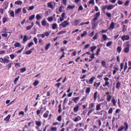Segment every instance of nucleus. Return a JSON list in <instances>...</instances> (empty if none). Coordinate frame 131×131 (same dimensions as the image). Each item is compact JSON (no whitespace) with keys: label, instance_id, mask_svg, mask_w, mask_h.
<instances>
[{"label":"nucleus","instance_id":"f3484780","mask_svg":"<svg viewBox=\"0 0 131 131\" xmlns=\"http://www.w3.org/2000/svg\"><path fill=\"white\" fill-rule=\"evenodd\" d=\"M33 45V42H31L28 44L27 46L25 48L26 49H28L29 48L31 47Z\"/></svg>","mask_w":131,"mask_h":131},{"label":"nucleus","instance_id":"5701e85b","mask_svg":"<svg viewBox=\"0 0 131 131\" xmlns=\"http://www.w3.org/2000/svg\"><path fill=\"white\" fill-rule=\"evenodd\" d=\"M115 69L113 71V74H115L116 72L118 70V68L117 67H115L114 68Z\"/></svg>","mask_w":131,"mask_h":131},{"label":"nucleus","instance_id":"79ce46f5","mask_svg":"<svg viewBox=\"0 0 131 131\" xmlns=\"http://www.w3.org/2000/svg\"><path fill=\"white\" fill-rule=\"evenodd\" d=\"M31 50H32V49H31V50H29L28 51H26V52L25 53V54H30V53H31L32 52V51H31Z\"/></svg>","mask_w":131,"mask_h":131},{"label":"nucleus","instance_id":"1a4fd4ad","mask_svg":"<svg viewBox=\"0 0 131 131\" xmlns=\"http://www.w3.org/2000/svg\"><path fill=\"white\" fill-rule=\"evenodd\" d=\"M10 116L11 115L9 114L4 119V121H5L6 123H7L9 121V120Z\"/></svg>","mask_w":131,"mask_h":131},{"label":"nucleus","instance_id":"72a5a7b5","mask_svg":"<svg viewBox=\"0 0 131 131\" xmlns=\"http://www.w3.org/2000/svg\"><path fill=\"white\" fill-rule=\"evenodd\" d=\"M57 26V24H53L52 25V28L53 29H55Z\"/></svg>","mask_w":131,"mask_h":131},{"label":"nucleus","instance_id":"0e129e2a","mask_svg":"<svg viewBox=\"0 0 131 131\" xmlns=\"http://www.w3.org/2000/svg\"><path fill=\"white\" fill-rule=\"evenodd\" d=\"M129 1H126L124 5L125 6H128V5L129 3Z\"/></svg>","mask_w":131,"mask_h":131},{"label":"nucleus","instance_id":"ea45409f","mask_svg":"<svg viewBox=\"0 0 131 131\" xmlns=\"http://www.w3.org/2000/svg\"><path fill=\"white\" fill-rule=\"evenodd\" d=\"M26 71V68H22L21 69H20V72L23 73L25 71Z\"/></svg>","mask_w":131,"mask_h":131},{"label":"nucleus","instance_id":"9b49d317","mask_svg":"<svg viewBox=\"0 0 131 131\" xmlns=\"http://www.w3.org/2000/svg\"><path fill=\"white\" fill-rule=\"evenodd\" d=\"M53 2H49L47 3V5L48 7L52 9H54L53 5L52 4V3Z\"/></svg>","mask_w":131,"mask_h":131},{"label":"nucleus","instance_id":"dca6fc26","mask_svg":"<svg viewBox=\"0 0 131 131\" xmlns=\"http://www.w3.org/2000/svg\"><path fill=\"white\" fill-rule=\"evenodd\" d=\"M95 77H93L91 78L89 80V83L90 84H92L94 80L95 79Z\"/></svg>","mask_w":131,"mask_h":131},{"label":"nucleus","instance_id":"f257e3e1","mask_svg":"<svg viewBox=\"0 0 131 131\" xmlns=\"http://www.w3.org/2000/svg\"><path fill=\"white\" fill-rule=\"evenodd\" d=\"M9 59V58L7 56H4L3 58H0V62L2 63H8L10 62V60L8 59Z\"/></svg>","mask_w":131,"mask_h":131},{"label":"nucleus","instance_id":"0eeeda50","mask_svg":"<svg viewBox=\"0 0 131 131\" xmlns=\"http://www.w3.org/2000/svg\"><path fill=\"white\" fill-rule=\"evenodd\" d=\"M126 47H125L124 50V52L125 53H128L129 50L130 45L128 44H127L126 45Z\"/></svg>","mask_w":131,"mask_h":131},{"label":"nucleus","instance_id":"2eb2a0df","mask_svg":"<svg viewBox=\"0 0 131 131\" xmlns=\"http://www.w3.org/2000/svg\"><path fill=\"white\" fill-rule=\"evenodd\" d=\"M101 104H99L97 105L96 106V111H99L101 109Z\"/></svg>","mask_w":131,"mask_h":131},{"label":"nucleus","instance_id":"c85d7f7f","mask_svg":"<svg viewBox=\"0 0 131 131\" xmlns=\"http://www.w3.org/2000/svg\"><path fill=\"white\" fill-rule=\"evenodd\" d=\"M111 96L110 95H107V101L108 102H109L111 100Z\"/></svg>","mask_w":131,"mask_h":131},{"label":"nucleus","instance_id":"c9c22d12","mask_svg":"<svg viewBox=\"0 0 131 131\" xmlns=\"http://www.w3.org/2000/svg\"><path fill=\"white\" fill-rule=\"evenodd\" d=\"M67 31H61L59 32L58 33V35H61L63 34L66 33Z\"/></svg>","mask_w":131,"mask_h":131},{"label":"nucleus","instance_id":"37998d69","mask_svg":"<svg viewBox=\"0 0 131 131\" xmlns=\"http://www.w3.org/2000/svg\"><path fill=\"white\" fill-rule=\"evenodd\" d=\"M36 123L37 125L38 126H41V123L40 121H36Z\"/></svg>","mask_w":131,"mask_h":131},{"label":"nucleus","instance_id":"052dcab7","mask_svg":"<svg viewBox=\"0 0 131 131\" xmlns=\"http://www.w3.org/2000/svg\"><path fill=\"white\" fill-rule=\"evenodd\" d=\"M19 78V76H18V77L17 78H16L14 81V83L16 84L17 82V81L18 80Z\"/></svg>","mask_w":131,"mask_h":131},{"label":"nucleus","instance_id":"4d7b16f0","mask_svg":"<svg viewBox=\"0 0 131 131\" xmlns=\"http://www.w3.org/2000/svg\"><path fill=\"white\" fill-rule=\"evenodd\" d=\"M10 16L13 17H14V12L13 11H11L10 13Z\"/></svg>","mask_w":131,"mask_h":131},{"label":"nucleus","instance_id":"6e6552de","mask_svg":"<svg viewBox=\"0 0 131 131\" xmlns=\"http://www.w3.org/2000/svg\"><path fill=\"white\" fill-rule=\"evenodd\" d=\"M42 25L43 26H46L48 27H49V24L46 22L45 19H43L42 21Z\"/></svg>","mask_w":131,"mask_h":131},{"label":"nucleus","instance_id":"2f4dec72","mask_svg":"<svg viewBox=\"0 0 131 131\" xmlns=\"http://www.w3.org/2000/svg\"><path fill=\"white\" fill-rule=\"evenodd\" d=\"M90 23V22L89 21H88L84 23L82 22L79 25L80 26H82L84 25L85 24H88Z\"/></svg>","mask_w":131,"mask_h":131},{"label":"nucleus","instance_id":"09e8293b","mask_svg":"<svg viewBox=\"0 0 131 131\" xmlns=\"http://www.w3.org/2000/svg\"><path fill=\"white\" fill-rule=\"evenodd\" d=\"M27 8V7H24L23 9L22 12L23 13L25 14L26 13V9Z\"/></svg>","mask_w":131,"mask_h":131},{"label":"nucleus","instance_id":"cd10ccee","mask_svg":"<svg viewBox=\"0 0 131 131\" xmlns=\"http://www.w3.org/2000/svg\"><path fill=\"white\" fill-rule=\"evenodd\" d=\"M50 45V43H49L47 44L45 47V49L46 50H47L49 48Z\"/></svg>","mask_w":131,"mask_h":131},{"label":"nucleus","instance_id":"473e14b6","mask_svg":"<svg viewBox=\"0 0 131 131\" xmlns=\"http://www.w3.org/2000/svg\"><path fill=\"white\" fill-rule=\"evenodd\" d=\"M106 15L108 17L111 18V14L110 13L108 12H106Z\"/></svg>","mask_w":131,"mask_h":131},{"label":"nucleus","instance_id":"b1692460","mask_svg":"<svg viewBox=\"0 0 131 131\" xmlns=\"http://www.w3.org/2000/svg\"><path fill=\"white\" fill-rule=\"evenodd\" d=\"M96 46H93L91 47V51L93 52H94V50L96 48Z\"/></svg>","mask_w":131,"mask_h":131},{"label":"nucleus","instance_id":"39448f33","mask_svg":"<svg viewBox=\"0 0 131 131\" xmlns=\"http://www.w3.org/2000/svg\"><path fill=\"white\" fill-rule=\"evenodd\" d=\"M81 21V20L80 19H76L72 22V25L76 26H77Z\"/></svg>","mask_w":131,"mask_h":131},{"label":"nucleus","instance_id":"4c0bfd02","mask_svg":"<svg viewBox=\"0 0 131 131\" xmlns=\"http://www.w3.org/2000/svg\"><path fill=\"white\" fill-rule=\"evenodd\" d=\"M112 43V42L111 41H109L107 42L106 44V46L107 47H109L111 46Z\"/></svg>","mask_w":131,"mask_h":131},{"label":"nucleus","instance_id":"a211bd4d","mask_svg":"<svg viewBox=\"0 0 131 131\" xmlns=\"http://www.w3.org/2000/svg\"><path fill=\"white\" fill-rule=\"evenodd\" d=\"M14 46L15 47H18L21 46V45L19 42H16L14 44Z\"/></svg>","mask_w":131,"mask_h":131},{"label":"nucleus","instance_id":"c756f323","mask_svg":"<svg viewBox=\"0 0 131 131\" xmlns=\"http://www.w3.org/2000/svg\"><path fill=\"white\" fill-rule=\"evenodd\" d=\"M90 90L91 88H88L86 90L85 92L86 93H88V94H89L90 91Z\"/></svg>","mask_w":131,"mask_h":131},{"label":"nucleus","instance_id":"bf43d9fd","mask_svg":"<svg viewBox=\"0 0 131 131\" xmlns=\"http://www.w3.org/2000/svg\"><path fill=\"white\" fill-rule=\"evenodd\" d=\"M36 17L37 20H39L41 18V16L39 14H38L37 15Z\"/></svg>","mask_w":131,"mask_h":131},{"label":"nucleus","instance_id":"a19ab883","mask_svg":"<svg viewBox=\"0 0 131 131\" xmlns=\"http://www.w3.org/2000/svg\"><path fill=\"white\" fill-rule=\"evenodd\" d=\"M15 67L16 68H19L20 67V63H15Z\"/></svg>","mask_w":131,"mask_h":131},{"label":"nucleus","instance_id":"f704fd0d","mask_svg":"<svg viewBox=\"0 0 131 131\" xmlns=\"http://www.w3.org/2000/svg\"><path fill=\"white\" fill-rule=\"evenodd\" d=\"M39 82V81L38 80H36L34 83H33V84L35 86H36L37 85Z\"/></svg>","mask_w":131,"mask_h":131},{"label":"nucleus","instance_id":"412c9836","mask_svg":"<svg viewBox=\"0 0 131 131\" xmlns=\"http://www.w3.org/2000/svg\"><path fill=\"white\" fill-rule=\"evenodd\" d=\"M79 108V106H77L73 108V111L74 112L76 113L78 111Z\"/></svg>","mask_w":131,"mask_h":131},{"label":"nucleus","instance_id":"3c124183","mask_svg":"<svg viewBox=\"0 0 131 131\" xmlns=\"http://www.w3.org/2000/svg\"><path fill=\"white\" fill-rule=\"evenodd\" d=\"M87 32L86 31H84L83 33L81 35V36L82 37L85 36L87 35Z\"/></svg>","mask_w":131,"mask_h":131},{"label":"nucleus","instance_id":"7c9ffc66","mask_svg":"<svg viewBox=\"0 0 131 131\" xmlns=\"http://www.w3.org/2000/svg\"><path fill=\"white\" fill-rule=\"evenodd\" d=\"M122 48L120 47H118L117 48V51L118 53H120L121 51Z\"/></svg>","mask_w":131,"mask_h":131},{"label":"nucleus","instance_id":"4468645a","mask_svg":"<svg viewBox=\"0 0 131 131\" xmlns=\"http://www.w3.org/2000/svg\"><path fill=\"white\" fill-rule=\"evenodd\" d=\"M98 93V92L97 91H96L94 93V101H95L96 100V99L97 97V94Z\"/></svg>","mask_w":131,"mask_h":131},{"label":"nucleus","instance_id":"393cba45","mask_svg":"<svg viewBox=\"0 0 131 131\" xmlns=\"http://www.w3.org/2000/svg\"><path fill=\"white\" fill-rule=\"evenodd\" d=\"M21 10V8H18L15 11V13L16 14H18L19 12H20Z\"/></svg>","mask_w":131,"mask_h":131},{"label":"nucleus","instance_id":"423d86ee","mask_svg":"<svg viewBox=\"0 0 131 131\" xmlns=\"http://www.w3.org/2000/svg\"><path fill=\"white\" fill-rule=\"evenodd\" d=\"M129 36L127 35H124L122 36L121 38L122 40L123 41L127 40L129 39Z\"/></svg>","mask_w":131,"mask_h":131},{"label":"nucleus","instance_id":"e2e57ef3","mask_svg":"<svg viewBox=\"0 0 131 131\" xmlns=\"http://www.w3.org/2000/svg\"><path fill=\"white\" fill-rule=\"evenodd\" d=\"M44 34L45 36H48L49 35V33L47 31L45 32H44Z\"/></svg>","mask_w":131,"mask_h":131},{"label":"nucleus","instance_id":"603ef678","mask_svg":"<svg viewBox=\"0 0 131 131\" xmlns=\"http://www.w3.org/2000/svg\"><path fill=\"white\" fill-rule=\"evenodd\" d=\"M62 119L61 116V115L57 117V119L59 122L61 121Z\"/></svg>","mask_w":131,"mask_h":131},{"label":"nucleus","instance_id":"49530a36","mask_svg":"<svg viewBox=\"0 0 131 131\" xmlns=\"http://www.w3.org/2000/svg\"><path fill=\"white\" fill-rule=\"evenodd\" d=\"M108 29H106V30H102L101 31H100V32L101 33V34H103L105 33H106L107 31H108Z\"/></svg>","mask_w":131,"mask_h":131},{"label":"nucleus","instance_id":"9d476101","mask_svg":"<svg viewBox=\"0 0 131 131\" xmlns=\"http://www.w3.org/2000/svg\"><path fill=\"white\" fill-rule=\"evenodd\" d=\"M81 117L79 115H78L74 119V121L77 122L81 120Z\"/></svg>","mask_w":131,"mask_h":131},{"label":"nucleus","instance_id":"58836bf2","mask_svg":"<svg viewBox=\"0 0 131 131\" xmlns=\"http://www.w3.org/2000/svg\"><path fill=\"white\" fill-rule=\"evenodd\" d=\"M121 85V83L119 82H118L116 84V88L117 89H119Z\"/></svg>","mask_w":131,"mask_h":131},{"label":"nucleus","instance_id":"774afa93","mask_svg":"<svg viewBox=\"0 0 131 131\" xmlns=\"http://www.w3.org/2000/svg\"><path fill=\"white\" fill-rule=\"evenodd\" d=\"M9 56L11 59H13L15 57L14 55L13 54L10 55Z\"/></svg>","mask_w":131,"mask_h":131},{"label":"nucleus","instance_id":"864d4df0","mask_svg":"<svg viewBox=\"0 0 131 131\" xmlns=\"http://www.w3.org/2000/svg\"><path fill=\"white\" fill-rule=\"evenodd\" d=\"M93 111V109H91L89 110L88 113V116L90 115V114Z\"/></svg>","mask_w":131,"mask_h":131},{"label":"nucleus","instance_id":"bb28decb","mask_svg":"<svg viewBox=\"0 0 131 131\" xmlns=\"http://www.w3.org/2000/svg\"><path fill=\"white\" fill-rule=\"evenodd\" d=\"M15 3L16 4L18 5H21L22 4V2L21 1H18L15 2Z\"/></svg>","mask_w":131,"mask_h":131},{"label":"nucleus","instance_id":"69168bd1","mask_svg":"<svg viewBox=\"0 0 131 131\" xmlns=\"http://www.w3.org/2000/svg\"><path fill=\"white\" fill-rule=\"evenodd\" d=\"M124 66V63H121L120 64V67H121V69H120V71H121V70L123 69V68Z\"/></svg>","mask_w":131,"mask_h":131},{"label":"nucleus","instance_id":"5fc2aeb1","mask_svg":"<svg viewBox=\"0 0 131 131\" xmlns=\"http://www.w3.org/2000/svg\"><path fill=\"white\" fill-rule=\"evenodd\" d=\"M53 17H49L48 18V20L49 22H51L53 20Z\"/></svg>","mask_w":131,"mask_h":131},{"label":"nucleus","instance_id":"13d9d810","mask_svg":"<svg viewBox=\"0 0 131 131\" xmlns=\"http://www.w3.org/2000/svg\"><path fill=\"white\" fill-rule=\"evenodd\" d=\"M12 63H9L8 65H7L6 67H7L8 69H9L11 67Z\"/></svg>","mask_w":131,"mask_h":131},{"label":"nucleus","instance_id":"f03ea898","mask_svg":"<svg viewBox=\"0 0 131 131\" xmlns=\"http://www.w3.org/2000/svg\"><path fill=\"white\" fill-rule=\"evenodd\" d=\"M70 24L69 23L67 20H65L59 25L60 27L62 26L63 27L65 28Z\"/></svg>","mask_w":131,"mask_h":131},{"label":"nucleus","instance_id":"aec40b11","mask_svg":"<svg viewBox=\"0 0 131 131\" xmlns=\"http://www.w3.org/2000/svg\"><path fill=\"white\" fill-rule=\"evenodd\" d=\"M102 37L104 41H106L108 38L107 36L104 34H103L102 35Z\"/></svg>","mask_w":131,"mask_h":131},{"label":"nucleus","instance_id":"4be33fe9","mask_svg":"<svg viewBox=\"0 0 131 131\" xmlns=\"http://www.w3.org/2000/svg\"><path fill=\"white\" fill-rule=\"evenodd\" d=\"M100 84L101 82H99L97 83L95 82L94 83V85L97 88L100 86Z\"/></svg>","mask_w":131,"mask_h":131},{"label":"nucleus","instance_id":"6ab92c4d","mask_svg":"<svg viewBox=\"0 0 131 131\" xmlns=\"http://www.w3.org/2000/svg\"><path fill=\"white\" fill-rule=\"evenodd\" d=\"M49 113V111H47L43 115V117L45 118H47L48 117Z\"/></svg>","mask_w":131,"mask_h":131},{"label":"nucleus","instance_id":"8fccbe9b","mask_svg":"<svg viewBox=\"0 0 131 131\" xmlns=\"http://www.w3.org/2000/svg\"><path fill=\"white\" fill-rule=\"evenodd\" d=\"M98 35V34L97 33H96L95 35L93 37V39L94 40H96L97 39V38Z\"/></svg>","mask_w":131,"mask_h":131},{"label":"nucleus","instance_id":"de8ad7c7","mask_svg":"<svg viewBox=\"0 0 131 131\" xmlns=\"http://www.w3.org/2000/svg\"><path fill=\"white\" fill-rule=\"evenodd\" d=\"M2 20L3 22L4 23L7 21V18L6 17H4L3 18Z\"/></svg>","mask_w":131,"mask_h":131},{"label":"nucleus","instance_id":"680f3d73","mask_svg":"<svg viewBox=\"0 0 131 131\" xmlns=\"http://www.w3.org/2000/svg\"><path fill=\"white\" fill-rule=\"evenodd\" d=\"M113 112V109L112 107L110 108L109 111H108V113L109 114H111Z\"/></svg>","mask_w":131,"mask_h":131},{"label":"nucleus","instance_id":"ddd939ff","mask_svg":"<svg viewBox=\"0 0 131 131\" xmlns=\"http://www.w3.org/2000/svg\"><path fill=\"white\" fill-rule=\"evenodd\" d=\"M80 99L79 97H76L72 98V101L75 103H76Z\"/></svg>","mask_w":131,"mask_h":131},{"label":"nucleus","instance_id":"a18cd8bd","mask_svg":"<svg viewBox=\"0 0 131 131\" xmlns=\"http://www.w3.org/2000/svg\"><path fill=\"white\" fill-rule=\"evenodd\" d=\"M28 40V38L25 35L24 36L23 40L24 42H26Z\"/></svg>","mask_w":131,"mask_h":131},{"label":"nucleus","instance_id":"a878e982","mask_svg":"<svg viewBox=\"0 0 131 131\" xmlns=\"http://www.w3.org/2000/svg\"><path fill=\"white\" fill-rule=\"evenodd\" d=\"M111 102H112V103L113 104V105L114 106L116 105V102L115 101V100L114 97H113L112 98V100Z\"/></svg>","mask_w":131,"mask_h":131},{"label":"nucleus","instance_id":"f8f14e48","mask_svg":"<svg viewBox=\"0 0 131 131\" xmlns=\"http://www.w3.org/2000/svg\"><path fill=\"white\" fill-rule=\"evenodd\" d=\"M115 6V5L110 4L108 6H107V10H110L112 9Z\"/></svg>","mask_w":131,"mask_h":131},{"label":"nucleus","instance_id":"e433bc0d","mask_svg":"<svg viewBox=\"0 0 131 131\" xmlns=\"http://www.w3.org/2000/svg\"><path fill=\"white\" fill-rule=\"evenodd\" d=\"M101 64L102 66L103 67H105L106 65V62L104 60H103Z\"/></svg>","mask_w":131,"mask_h":131},{"label":"nucleus","instance_id":"20e7f679","mask_svg":"<svg viewBox=\"0 0 131 131\" xmlns=\"http://www.w3.org/2000/svg\"><path fill=\"white\" fill-rule=\"evenodd\" d=\"M100 15V12L96 13L94 15V16L95 17L93 19V21L95 22L96 21L98 18V17Z\"/></svg>","mask_w":131,"mask_h":131},{"label":"nucleus","instance_id":"c03bdc74","mask_svg":"<svg viewBox=\"0 0 131 131\" xmlns=\"http://www.w3.org/2000/svg\"><path fill=\"white\" fill-rule=\"evenodd\" d=\"M100 51L101 50L100 48H99L97 49V51L96 52V54L97 56H98L99 55V53L100 52Z\"/></svg>","mask_w":131,"mask_h":131},{"label":"nucleus","instance_id":"6e6d98bb","mask_svg":"<svg viewBox=\"0 0 131 131\" xmlns=\"http://www.w3.org/2000/svg\"><path fill=\"white\" fill-rule=\"evenodd\" d=\"M107 8V5L104 6L102 8V10L103 11H105V9Z\"/></svg>","mask_w":131,"mask_h":131},{"label":"nucleus","instance_id":"7ed1b4c3","mask_svg":"<svg viewBox=\"0 0 131 131\" xmlns=\"http://www.w3.org/2000/svg\"><path fill=\"white\" fill-rule=\"evenodd\" d=\"M115 23H114L113 22H111V23L109 27L108 28V30H112L115 27Z\"/></svg>","mask_w":131,"mask_h":131},{"label":"nucleus","instance_id":"338daca9","mask_svg":"<svg viewBox=\"0 0 131 131\" xmlns=\"http://www.w3.org/2000/svg\"><path fill=\"white\" fill-rule=\"evenodd\" d=\"M51 130L52 131H56L57 128L56 127H52L51 128Z\"/></svg>","mask_w":131,"mask_h":131}]
</instances>
